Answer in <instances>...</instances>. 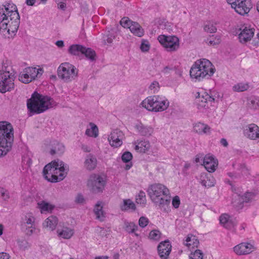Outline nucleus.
<instances>
[{
    "instance_id": "f257e3e1",
    "label": "nucleus",
    "mask_w": 259,
    "mask_h": 259,
    "mask_svg": "<svg viewBox=\"0 0 259 259\" xmlns=\"http://www.w3.org/2000/svg\"><path fill=\"white\" fill-rule=\"evenodd\" d=\"M147 192L152 202L161 210L165 212L169 210L170 199L167 198L169 191L166 186L159 183L153 184L149 186Z\"/></svg>"
},
{
    "instance_id": "f03ea898",
    "label": "nucleus",
    "mask_w": 259,
    "mask_h": 259,
    "mask_svg": "<svg viewBox=\"0 0 259 259\" xmlns=\"http://www.w3.org/2000/svg\"><path fill=\"white\" fill-rule=\"evenodd\" d=\"M57 105L51 97L43 96L36 92L32 94L31 98L27 100V107L28 111L34 114H39Z\"/></svg>"
},
{
    "instance_id": "7ed1b4c3",
    "label": "nucleus",
    "mask_w": 259,
    "mask_h": 259,
    "mask_svg": "<svg viewBox=\"0 0 259 259\" xmlns=\"http://www.w3.org/2000/svg\"><path fill=\"white\" fill-rule=\"evenodd\" d=\"M14 141V130L11 123L0 121V158L6 155L12 149Z\"/></svg>"
},
{
    "instance_id": "20e7f679",
    "label": "nucleus",
    "mask_w": 259,
    "mask_h": 259,
    "mask_svg": "<svg viewBox=\"0 0 259 259\" xmlns=\"http://www.w3.org/2000/svg\"><path fill=\"white\" fill-rule=\"evenodd\" d=\"M215 71L212 63L207 59L197 60L191 67L190 75L192 78L201 80L205 77L212 76Z\"/></svg>"
},
{
    "instance_id": "39448f33",
    "label": "nucleus",
    "mask_w": 259,
    "mask_h": 259,
    "mask_svg": "<svg viewBox=\"0 0 259 259\" xmlns=\"http://www.w3.org/2000/svg\"><path fill=\"white\" fill-rule=\"evenodd\" d=\"M0 15H8L10 21L9 24L7 33L9 35H15L17 32L19 23L20 16L17 7L13 4H7L0 6Z\"/></svg>"
},
{
    "instance_id": "423d86ee",
    "label": "nucleus",
    "mask_w": 259,
    "mask_h": 259,
    "mask_svg": "<svg viewBox=\"0 0 259 259\" xmlns=\"http://www.w3.org/2000/svg\"><path fill=\"white\" fill-rule=\"evenodd\" d=\"M169 101L159 96H151L147 97L141 103V105L150 111L161 112L165 110L169 106Z\"/></svg>"
},
{
    "instance_id": "0eeeda50",
    "label": "nucleus",
    "mask_w": 259,
    "mask_h": 259,
    "mask_svg": "<svg viewBox=\"0 0 259 259\" xmlns=\"http://www.w3.org/2000/svg\"><path fill=\"white\" fill-rule=\"evenodd\" d=\"M57 73L59 78L68 82L77 76V70L74 65L68 62H64L59 65Z\"/></svg>"
},
{
    "instance_id": "6e6552de",
    "label": "nucleus",
    "mask_w": 259,
    "mask_h": 259,
    "mask_svg": "<svg viewBox=\"0 0 259 259\" xmlns=\"http://www.w3.org/2000/svg\"><path fill=\"white\" fill-rule=\"evenodd\" d=\"M157 39L167 52L177 51L180 47V40L176 36L161 34L158 36Z\"/></svg>"
},
{
    "instance_id": "1a4fd4ad",
    "label": "nucleus",
    "mask_w": 259,
    "mask_h": 259,
    "mask_svg": "<svg viewBox=\"0 0 259 259\" xmlns=\"http://www.w3.org/2000/svg\"><path fill=\"white\" fill-rule=\"evenodd\" d=\"M106 183L105 177L99 175L93 174L90 177L87 185L93 192L100 193L103 191Z\"/></svg>"
},
{
    "instance_id": "9d476101",
    "label": "nucleus",
    "mask_w": 259,
    "mask_h": 259,
    "mask_svg": "<svg viewBox=\"0 0 259 259\" xmlns=\"http://www.w3.org/2000/svg\"><path fill=\"white\" fill-rule=\"evenodd\" d=\"M14 88V76L9 71L0 70V92L5 93Z\"/></svg>"
},
{
    "instance_id": "9b49d317",
    "label": "nucleus",
    "mask_w": 259,
    "mask_h": 259,
    "mask_svg": "<svg viewBox=\"0 0 259 259\" xmlns=\"http://www.w3.org/2000/svg\"><path fill=\"white\" fill-rule=\"evenodd\" d=\"M35 218L31 213L26 214L22 219L21 228L28 236H31L33 234H37L39 230L35 227Z\"/></svg>"
},
{
    "instance_id": "f8f14e48",
    "label": "nucleus",
    "mask_w": 259,
    "mask_h": 259,
    "mask_svg": "<svg viewBox=\"0 0 259 259\" xmlns=\"http://www.w3.org/2000/svg\"><path fill=\"white\" fill-rule=\"evenodd\" d=\"M120 24L123 27L129 28L131 32L137 36L142 37L144 34V30L142 26L138 22L131 20L128 17L122 18Z\"/></svg>"
},
{
    "instance_id": "ddd939ff",
    "label": "nucleus",
    "mask_w": 259,
    "mask_h": 259,
    "mask_svg": "<svg viewBox=\"0 0 259 259\" xmlns=\"http://www.w3.org/2000/svg\"><path fill=\"white\" fill-rule=\"evenodd\" d=\"M42 69L35 67H28L19 75V80L22 82L28 83L34 80L38 75H41Z\"/></svg>"
},
{
    "instance_id": "4468645a",
    "label": "nucleus",
    "mask_w": 259,
    "mask_h": 259,
    "mask_svg": "<svg viewBox=\"0 0 259 259\" xmlns=\"http://www.w3.org/2000/svg\"><path fill=\"white\" fill-rule=\"evenodd\" d=\"M68 171V166L65 165L64 162L58 159V163H56L55 178H54V179H52V183H56L63 180L66 177Z\"/></svg>"
},
{
    "instance_id": "2eb2a0df",
    "label": "nucleus",
    "mask_w": 259,
    "mask_h": 259,
    "mask_svg": "<svg viewBox=\"0 0 259 259\" xmlns=\"http://www.w3.org/2000/svg\"><path fill=\"white\" fill-rule=\"evenodd\" d=\"M253 244L248 242H242L234 247V252L238 255H245L255 250Z\"/></svg>"
},
{
    "instance_id": "dca6fc26",
    "label": "nucleus",
    "mask_w": 259,
    "mask_h": 259,
    "mask_svg": "<svg viewBox=\"0 0 259 259\" xmlns=\"http://www.w3.org/2000/svg\"><path fill=\"white\" fill-rule=\"evenodd\" d=\"M238 3L231 7L241 15L247 14L251 8V3L249 0H239Z\"/></svg>"
},
{
    "instance_id": "f3484780",
    "label": "nucleus",
    "mask_w": 259,
    "mask_h": 259,
    "mask_svg": "<svg viewBox=\"0 0 259 259\" xmlns=\"http://www.w3.org/2000/svg\"><path fill=\"white\" fill-rule=\"evenodd\" d=\"M123 136L122 132L119 130L112 132L108 138L110 145L115 148L120 146L122 144Z\"/></svg>"
},
{
    "instance_id": "a211bd4d",
    "label": "nucleus",
    "mask_w": 259,
    "mask_h": 259,
    "mask_svg": "<svg viewBox=\"0 0 259 259\" xmlns=\"http://www.w3.org/2000/svg\"><path fill=\"white\" fill-rule=\"evenodd\" d=\"M56 163L58 159L54 160L47 164L43 169V175L45 179L48 181L52 182V179L55 178V171L56 169Z\"/></svg>"
},
{
    "instance_id": "6ab92c4d",
    "label": "nucleus",
    "mask_w": 259,
    "mask_h": 259,
    "mask_svg": "<svg viewBox=\"0 0 259 259\" xmlns=\"http://www.w3.org/2000/svg\"><path fill=\"white\" fill-rule=\"evenodd\" d=\"M244 135L252 140H259V127L254 123L247 125L244 130Z\"/></svg>"
},
{
    "instance_id": "aec40b11",
    "label": "nucleus",
    "mask_w": 259,
    "mask_h": 259,
    "mask_svg": "<svg viewBox=\"0 0 259 259\" xmlns=\"http://www.w3.org/2000/svg\"><path fill=\"white\" fill-rule=\"evenodd\" d=\"M171 250L169 241L161 242L157 246L158 255L161 259H167Z\"/></svg>"
},
{
    "instance_id": "412c9836",
    "label": "nucleus",
    "mask_w": 259,
    "mask_h": 259,
    "mask_svg": "<svg viewBox=\"0 0 259 259\" xmlns=\"http://www.w3.org/2000/svg\"><path fill=\"white\" fill-rule=\"evenodd\" d=\"M203 165L208 172H212L215 170L218 161L213 156L207 154L203 158Z\"/></svg>"
},
{
    "instance_id": "4be33fe9",
    "label": "nucleus",
    "mask_w": 259,
    "mask_h": 259,
    "mask_svg": "<svg viewBox=\"0 0 259 259\" xmlns=\"http://www.w3.org/2000/svg\"><path fill=\"white\" fill-rule=\"evenodd\" d=\"M58 236L64 239H70L74 234L73 228L67 226H59L57 230Z\"/></svg>"
},
{
    "instance_id": "5701e85b",
    "label": "nucleus",
    "mask_w": 259,
    "mask_h": 259,
    "mask_svg": "<svg viewBox=\"0 0 259 259\" xmlns=\"http://www.w3.org/2000/svg\"><path fill=\"white\" fill-rule=\"evenodd\" d=\"M253 28L245 27L239 34V39L241 43L245 44L250 41L253 36L254 32Z\"/></svg>"
},
{
    "instance_id": "b1692460",
    "label": "nucleus",
    "mask_w": 259,
    "mask_h": 259,
    "mask_svg": "<svg viewBox=\"0 0 259 259\" xmlns=\"http://www.w3.org/2000/svg\"><path fill=\"white\" fill-rule=\"evenodd\" d=\"M235 197H237L238 199V202L237 205L234 204L237 207H238L239 208H242V205L244 203H247L251 201L254 197V194L253 193L251 192H246L243 195H240V194H236L235 196H234Z\"/></svg>"
},
{
    "instance_id": "393cba45",
    "label": "nucleus",
    "mask_w": 259,
    "mask_h": 259,
    "mask_svg": "<svg viewBox=\"0 0 259 259\" xmlns=\"http://www.w3.org/2000/svg\"><path fill=\"white\" fill-rule=\"evenodd\" d=\"M200 183L203 186L209 188L214 186L215 180L212 176H207L204 173L201 175Z\"/></svg>"
},
{
    "instance_id": "a878e982",
    "label": "nucleus",
    "mask_w": 259,
    "mask_h": 259,
    "mask_svg": "<svg viewBox=\"0 0 259 259\" xmlns=\"http://www.w3.org/2000/svg\"><path fill=\"white\" fill-rule=\"evenodd\" d=\"M123 228L128 234L134 233L136 236H139V235L136 233L138 229V227L135 223L124 220Z\"/></svg>"
},
{
    "instance_id": "bb28decb",
    "label": "nucleus",
    "mask_w": 259,
    "mask_h": 259,
    "mask_svg": "<svg viewBox=\"0 0 259 259\" xmlns=\"http://www.w3.org/2000/svg\"><path fill=\"white\" fill-rule=\"evenodd\" d=\"M220 222L227 229H231L235 225V223L230 219V217L226 213L223 214L220 217Z\"/></svg>"
},
{
    "instance_id": "cd10ccee",
    "label": "nucleus",
    "mask_w": 259,
    "mask_h": 259,
    "mask_svg": "<svg viewBox=\"0 0 259 259\" xmlns=\"http://www.w3.org/2000/svg\"><path fill=\"white\" fill-rule=\"evenodd\" d=\"M94 212L96 215V219L103 221L105 217V213L103 210V203L102 201H98L95 205Z\"/></svg>"
},
{
    "instance_id": "c85d7f7f",
    "label": "nucleus",
    "mask_w": 259,
    "mask_h": 259,
    "mask_svg": "<svg viewBox=\"0 0 259 259\" xmlns=\"http://www.w3.org/2000/svg\"><path fill=\"white\" fill-rule=\"evenodd\" d=\"M194 130L199 134H210V127L207 124L198 122L194 126Z\"/></svg>"
},
{
    "instance_id": "c756f323",
    "label": "nucleus",
    "mask_w": 259,
    "mask_h": 259,
    "mask_svg": "<svg viewBox=\"0 0 259 259\" xmlns=\"http://www.w3.org/2000/svg\"><path fill=\"white\" fill-rule=\"evenodd\" d=\"M184 243L189 248L194 249L198 247L199 242L195 236L189 234L186 237Z\"/></svg>"
},
{
    "instance_id": "7c9ffc66",
    "label": "nucleus",
    "mask_w": 259,
    "mask_h": 259,
    "mask_svg": "<svg viewBox=\"0 0 259 259\" xmlns=\"http://www.w3.org/2000/svg\"><path fill=\"white\" fill-rule=\"evenodd\" d=\"M138 132L142 136H149L153 133V128L150 126H145L142 123H139L135 126Z\"/></svg>"
},
{
    "instance_id": "2f4dec72",
    "label": "nucleus",
    "mask_w": 259,
    "mask_h": 259,
    "mask_svg": "<svg viewBox=\"0 0 259 259\" xmlns=\"http://www.w3.org/2000/svg\"><path fill=\"white\" fill-rule=\"evenodd\" d=\"M58 219L56 217L51 215L48 217L43 223L45 227L49 228L51 230H54L58 224Z\"/></svg>"
},
{
    "instance_id": "473e14b6",
    "label": "nucleus",
    "mask_w": 259,
    "mask_h": 259,
    "mask_svg": "<svg viewBox=\"0 0 259 259\" xmlns=\"http://www.w3.org/2000/svg\"><path fill=\"white\" fill-rule=\"evenodd\" d=\"M97 165V159L93 155H88L84 161V166L89 170L94 169Z\"/></svg>"
},
{
    "instance_id": "72a5a7b5",
    "label": "nucleus",
    "mask_w": 259,
    "mask_h": 259,
    "mask_svg": "<svg viewBox=\"0 0 259 259\" xmlns=\"http://www.w3.org/2000/svg\"><path fill=\"white\" fill-rule=\"evenodd\" d=\"M85 135L89 137L96 138L99 135L98 126L93 122H90L89 127L85 131Z\"/></svg>"
},
{
    "instance_id": "f704fd0d",
    "label": "nucleus",
    "mask_w": 259,
    "mask_h": 259,
    "mask_svg": "<svg viewBox=\"0 0 259 259\" xmlns=\"http://www.w3.org/2000/svg\"><path fill=\"white\" fill-rule=\"evenodd\" d=\"M120 208L122 211L135 210L136 205L131 199H124L122 203L120 205Z\"/></svg>"
},
{
    "instance_id": "c9c22d12",
    "label": "nucleus",
    "mask_w": 259,
    "mask_h": 259,
    "mask_svg": "<svg viewBox=\"0 0 259 259\" xmlns=\"http://www.w3.org/2000/svg\"><path fill=\"white\" fill-rule=\"evenodd\" d=\"M150 147V144L148 141H141L136 145L135 150L141 153H145L149 150Z\"/></svg>"
},
{
    "instance_id": "e433bc0d",
    "label": "nucleus",
    "mask_w": 259,
    "mask_h": 259,
    "mask_svg": "<svg viewBox=\"0 0 259 259\" xmlns=\"http://www.w3.org/2000/svg\"><path fill=\"white\" fill-rule=\"evenodd\" d=\"M84 47L80 45H72L70 46L68 52L70 54L75 56H79L83 52Z\"/></svg>"
},
{
    "instance_id": "4c0bfd02",
    "label": "nucleus",
    "mask_w": 259,
    "mask_h": 259,
    "mask_svg": "<svg viewBox=\"0 0 259 259\" xmlns=\"http://www.w3.org/2000/svg\"><path fill=\"white\" fill-rule=\"evenodd\" d=\"M38 207L40 210L41 213L51 212L54 208V206L45 201H42L37 203Z\"/></svg>"
},
{
    "instance_id": "58836bf2",
    "label": "nucleus",
    "mask_w": 259,
    "mask_h": 259,
    "mask_svg": "<svg viewBox=\"0 0 259 259\" xmlns=\"http://www.w3.org/2000/svg\"><path fill=\"white\" fill-rule=\"evenodd\" d=\"M0 17H2V20L0 22V32L6 35L5 32L7 31L9 24L10 23V21H8V18L9 16L8 15L6 16H5V15H3V16L0 15Z\"/></svg>"
},
{
    "instance_id": "ea45409f",
    "label": "nucleus",
    "mask_w": 259,
    "mask_h": 259,
    "mask_svg": "<svg viewBox=\"0 0 259 259\" xmlns=\"http://www.w3.org/2000/svg\"><path fill=\"white\" fill-rule=\"evenodd\" d=\"M65 150L64 145L60 143L56 142L54 144V146L50 151V154L51 155H54L55 154H58L59 155L62 154Z\"/></svg>"
},
{
    "instance_id": "a19ab883",
    "label": "nucleus",
    "mask_w": 259,
    "mask_h": 259,
    "mask_svg": "<svg viewBox=\"0 0 259 259\" xmlns=\"http://www.w3.org/2000/svg\"><path fill=\"white\" fill-rule=\"evenodd\" d=\"M249 88L248 83L245 82H239L232 87V90L235 92H241L247 91Z\"/></svg>"
},
{
    "instance_id": "79ce46f5",
    "label": "nucleus",
    "mask_w": 259,
    "mask_h": 259,
    "mask_svg": "<svg viewBox=\"0 0 259 259\" xmlns=\"http://www.w3.org/2000/svg\"><path fill=\"white\" fill-rule=\"evenodd\" d=\"M82 54L84 55L86 58L91 61L95 60V57L96 56V52L91 48H87L84 47L83 52Z\"/></svg>"
},
{
    "instance_id": "37998d69",
    "label": "nucleus",
    "mask_w": 259,
    "mask_h": 259,
    "mask_svg": "<svg viewBox=\"0 0 259 259\" xmlns=\"http://www.w3.org/2000/svg\"><path fill=\"white\" fill-rule=\"evenodd\" d=\"M248 106L252 109H257L259 108V99L255 97H251L248 100Z\"/></svg>"
},
{
    "instance_id": "c03bdc74",
    "label": "nucleus",
    "mask_w": 259,
    "mask_h": 259,
    "mask_svg": "<svg viewBox=\"0 0 259 259\" xmlns=\"http://www.w3.org/2000/svg\"><path fill=\"white\" fill-rule=\"evenodd\" d=\"M199 99H201V101L202 102H204V103H206L207 102H210L211 103L212 102L214 101V98L213 97L212 95H209L206 93H204V94L202 95L201 98L199 96Z\"/></svg>"
},
{
    "instance_id": "a18cd8bd",
    "label": "nucleus",
    "mask_w": 259,
    "mask_h": 259,
    "mask_svg": "<svg viewBox=\"0 0 259 259\" xmlns=\"http://www.w3.org/2000/svg\"><path fill=\"white\" fill-rule=\"evenodd\" d=\"M161 235V233L159 230H153L149 233V238L151 240L157 241L160 239Z\"/></svg>"
},
{
    "instance_id": "49530a36",
    "label": "nucleus",
    "mask_w": 259,
    "mask_h": 259,
    "mask_svg": "<svg viewBox=\"0 0 259 259\" xmlns=\"http://www.w3.org/2000/svg\"><path fill=\"white\" fill-rule=\"evenodd\" d=\"M204 30L207 32L214 33L217 31V28L212 22H207L204 25Z\"/></svg>"
},
{
    "instance_id": "de8ad7c7",
    "label": "nucleus",
    "mask_w": 259,
    "mask_h": 259,
    "mask_svg": "<svg viewBox=\"0 0 259 259\" xmlns=\"http://www.w3.org/2000/svg\"><path fill=\"white\" fill-rule=\"evenodd\" d=\"M114 38V36L112 34L108 32L103 36V42L104 45L110 44L112 42Z\"/></svg>"
},
{
    "instance_id": "09e8293b",
    "label": "nucleus",
    "mask_w": 259,
    "mask_h": 259,
    "mask_svg": "<svg viewBox=\"0 0 259 259\" xmlns=\"http://www.w3.org/2000/svg\"><path fill=\"white\" fill-rule=\"evenodd\" d=\"M146 195L144 192L140 191L136 197V202L139 204H145L146 203Z\"/></svg>"
},
{
    "instance_id": "8fccbe9b",
    "label": "nucleus",
    "mask_w": 259,
    "mask_h": 259,
    "mask_svg": "<svg viewBox=\"0 0 259 259\" xmlns=\"http://www.w3.org/2000/svg\"><path fill=\"white\" fill-rule=\"evenodd\" d=\"M221 42V38L220 36H217L214 37H210V38H208L207 39L206 42L208 45L210 46H215L218 45Z\"/></svg>"
},
{
    "instance_id": "3c124183",
    "label": "nucleus",
    "mask_w": 259,
    "mask_h": 259,
    "mask_svg": "<svg viewBox=\"0 0 259 259\" xmlns=\"http://www.w3.org/2000/svg\"><path fill=\"white\" fill-rule=\"evenodd\" d=\"M190 259H203V253L199 250H196L193 253H192L190 256Z\"/></svg>"
},
{
    "instance_id": "603ef678",
    "label": "nucleus",
    "mask_w": 259,
    "mask_h": 259,
    "mask_svg": "<svg viewBox=\"0 0 259 259\" xmlns=\"http://www.w3.org/2000/svg\"><path fill=\"white\" fill-rule=\"evenodd\" d=\"M150 44L148 41L144 40L142 41L140 49L143 52H148L150 49Z\"/></svg>"
},
{
    "instance_id": "864d4df0",
    "label": "nucleus",
    "mask_w": 259,
    "mask_h": 259,
    "mask_svg": "<svg viewBox=\"0 0 259 259\" xmlns=\"http://www.w3.org/2000/svg\"><path fill=\"white\" fill-rule=\"evenodd\" d=\"M133 158L132 154L130 152H124L121 157L122 160L124 162L128 163L130 162Z\"/></svg>"
},
{
    "instance_id": "5fc2aeb1",
    "label": "nucleus",
    "mask_w": 259,
    "mask_h": 259,
    "mask_svg": "<svg viewBox=\"0 0 259 259\" xmlns=\"http://www.w3.org/2000/svg\"><path fill=\"white\" fill-rule=\"evenodd\" d=\"M149 222L148 219L145 217H141L139 220V225L141 228H145Z\"/></svg>"
},
{
    "instance_id": "6e6d98bb",
    "label": "nucleus",
    "mask_w": 259,
    "mask_h": 259,
    "mask_svg": "<svg viewBox=\"0 0 259 259\" xmlns=\"http://www.w3.org/2000/svg\"><path fill=\"white\" fill-rule=\"evenodd\" d=\"M159 84L156 81H153L149 86V89L153 93L157 92L159 89Z\"/></svg>"
},
{
    "instance_id": "4d7b16f0",
    "label": "nucleus",
    "mask_w": 259,
    "mask_h": 259,
    "mask_svg": "<svg viewBox=\"0 0 259 259\" xmlns=\"http://www.w3.org/2000/svg\"><path fill=\"white\" fill-rule=\"evenodd\" d=\"M67 0H54L58 5V8L64 11L66 8V2Z\"/></svg>"
},
{
    "instance_id": "13d9d810",
    "label": "nucleus",
    "mask_w": 259,
    "mask_h": 259,
    "mask_svg": "<svg viewBox=\"0 0 259 259\" xmlns=\"http://www.w3.org/2000/svg\"><path fill=\"white\" fill-rule=\"evenodd\" d=\"M180 204V199L178 196H175L172 200V205L175 208H178Z\"/></svg>"
},
{
    "instance_id": "bf43d9fd",
    "label": "nucleus",
    "mask_w": 259,
    "mask_h": 259,
    "mask_svg": "<svg viewBox=\"0 0 259 259\" xmlns=\"http://www.w3.org/2000/svg\"><path fill=\"white\" fill-rule=\"evenodd\" d=\"M0 196L4 200H7L9 198V193L7 190L3 188H0Z\"/></svg>"
},
{
    "instance_id": "052dcab7",
    "label": "nucleus",
    "mask_w": 259,
    "mask_h": 259,
    "mask_svg": "<svg viewBox=\"0 0 259 259\" xmlns=\"http://www.w3.org/2000/svg\"><path fill=\"white\" fill-rule=\"evenodd\" d=\"M75 202L77 203H83L84 202L83 196L81 194H78L75 198Z\"/></svg>"
},
{
    "instance_id": "680f3d73",
    "label": "nucleus",
    "mask_w": 259,
    "mask_h": 259,
    "mask_svg": "<svg viewBox=\"0 0 259 259\" xmlns=\"http://www.w3.org/2000/svg\"><path fill=\"white\" fill-rule=\"evenodd\" d=\"M0 259H9V255L4 252L1 253Z\"/></svg>"
},
{
    "instance_id": "e2e57ef3",
    "label": "nucleus",
    "mask_w": 259,
    "mask_h": 259,
    "mask_svg": "<svg viewBox=\"0 0 259 259\" xmlns=\"http://www.w3.org/2000/svg\"><path fill=\"white\" fill-rule=\"evenodd\" d=\"M36 0H26L25 3L28 6H32L34 5Z\"/></svg>"
},
{
    "instance_id": "0e129e2a",
    "label": "nucleus",
    "mask_w": 259,
    "mask_h": 259,
    "mask_svg": "<svg viewBox=\"0 0 259 259\" xmlns=\"http://www.w3.org/2000/svg\"><path fill=\"white\" fill-rule=\"evenodd\" d=\"M227 3L231 5V7L234 6L237 3H238L239 0H226Z\"/></svg>"
},
{
    "instance_id": "69168bd1",
    "label": "nucleus",
    "mask_w": 259,
    "mask_h": 259,
    "mask_svg": "<svg viewBox=\"0 0 259 259\" xmlns=\"http://www.w3.org/2000/svg\"><path fill=\"white\" fill-rule=\"evenodd\" d=\"M81 149L85 152H90L91 149L87 145H82Z\"/></svg>"
},
{
    "instance_id": "338daca9",
    "label": "nucleus",
    "mask_w": 259,
    "mask_h": 259,
    "mask_svg": "<svg viewBox=\"0 0 259 259\" xmlns=\"http://www.w3.org/2000/svg\"><path fill=\"white\" fill-rule=\"evenodd\" d=\"M221 144L224 147H227L228 145V142L225 139H222L220 141Z\"/></svg>"
},
{
    "instance_id": "774afa93",
    "label": "nucleus",
    "mask_w": 259,
    "mask_h": 259,
    "mask_svg": "<svg viewBox=\"0 0 259 259\" xmlns=\"http://www.w3.org/2000/svg\"><path fill=\"white\" fill-rule=\"evenodd\" d=\"M172 70V68L170 67L169 66H165L163 69L162 70V72L166 73L169 72L170 70Z\"/></svg>"
}]
</instances>
